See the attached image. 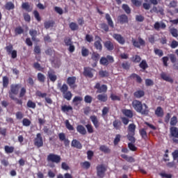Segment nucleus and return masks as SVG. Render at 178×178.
<instances>
[{
  "label": "nucleus",
  "mask_w": 178,
  "mask_h": 178,
  "mask_svg": "<svg viewBox=\"0 0 178 178\" xmlns=\"http://www.w3.org/2000/svg\"><path fill=\"white\" fill-rule=\"evenodd\" d=\"M54 24H55V22L54 21H46L44 23V29L48 30V29H50V27H53Z\"/></svg>",
  "instance_id": "58836bf2"
},
{
  "label": "nucleus",
  "mask_w": 178,
  "mask_h": 178,
  "mask_svg": "<svg viewBox=\"0 0 178 178\" xmlns=\"http://www.w3.org/2000/svg\"><path fill=\"white\" fill-rule=\"evenodd\" d=\"M99 149L100 151H102V152H104V154H111L110 148L105 145H102L99 147Z\"/></svg>",
  "instance_id": "f704fd0d"
},
{
  "label": "nucleus",
  "mask_w": 178,
  "mask_h": 178,
  "mask_svg": "<svg viewBox=\"0 0 178 178\" xmlns=\"http://www.w3.org/2000/svg\"><path fill=\"white\" fill-rule=\"evenodd\" d=\"M120 138H122V136L120 134H117L115 136V138L113 140L114 145H118V144H119V143H120Z\"/></svg>",
  "instance_id": "e2e57ef3"
},
{
  "label": "nucleus",
  "mask_w": 178,
  "mask_h": 178,
  "mask_svg": "<svg viewBox=\"0 0 178 178\" xmlns=\"http://www.w3.org/2000/svg\"><path fill=\"white\" fill-rule=\"evenodd\" d=\"M23 33H24V29H23V28H22V26H18V27L15 28V35H19L20 34H23Z\"/></svg>",
  "instance_id": "864d4df0"
},
{
  "label": "nucleus",
  "mask_w": 178,
  "mask_h": 178,
  "mask_svg": "<svg viewBox=\"0 0 178 178\" xmlns=\"http://www.w3.org/2000/svg\"><path fill=\"white\" fill-rule=\"evenodd\" d=\"M122 9L126 13H127V15H130V13H131V10H130V7H129V5L127 4H123Z\"/></svg>",
  "instance_id": "052dcab7"
},
{
  "label": "nucleus",
  "mask_w": 178,
  "mask_h": 178,
  "mask_svg": "<svg viewBox=\"0 0 178 178\" xmlns=\"http://www.w3.org/2000/svg\"><path fill=\"white\" fill-rule=\"evenodd\" d=\"M128 130L129 131V134H132V136H136V124H130L128 127Z\"/></svg>",
  "instance_id": "72a5a7b5"
},
{
  "label": "nucleus",
  "mask_w": 178,
  "mask_h": 178,
  "mask_svg": "<svg viewBox=\"0 0 178 178\" xmlns=\"http://www.w3.org/2000/svg\"><path fill=\"white\" fill-rule=\"evenodd\" d=\"M123 115L126 116L127 118H129V119H131L134 115L133 114V111L130 109H123L122 111Z\"/></svg>",
  "instance_id": "5701e85b"
},
{
  "label": "nucleus",
  "mask_w": 178,
  "mask_h": 178,
  "mask_svg": "<svg viewBox=\"0 0 178 178\" xmlns=\"http://www.w3.org/2000/svg\"><path fill=\"white\" fill-rule=\"evenodd\" d=\"M10 98L13 101H15V103L17 104V105H20L21 106H23V100H22V99H18L15 96H13V97H10Z\"/></svg>",
  "instance_id": "a19ab883"
},
{
  "label": "nucleus",
  "mask_w": 178,
  "mask_h": 178,
  "mask_svg": "<svg viewBox=\"0 0 178 178\" xmlns=\"http://www.w3.org/2000/svg\"><path fill=\"white\" fill-rule=\"evenodd\" d=\"M144 95H145V92H144V90H137L134 93V96L135 98H143V97H144Z\"/></svg>",
  "instance_id": "2f4dec72"
},
{
  "label": "nucleus",
  "mask_w": 178,
  "mask_h": 178,
  "mask_svg": "<svg viewBox=\"0 0 178 178\" xmlns=\"http://www.w3.org/2000/svg\"><path fill=\"white\" fill-rule=\"evenodd\" d=\"M118 20L120 24H124L126 23H129V17L125 14H122L118 16Z\"/></svg>",
  "instance_id": "a211bd4d"
},
{
  "label": "nucleus",
  "mask_w": 178,
  "mask_h": 178,
  "mask_svg": "<svg viewBox=\"0 0 178 178\" xmlns=\"http://www.w3.org/2000/svg\"><path fill=\"white\" fill-rule=\"evenodd\" d=\"M113 126L115 130H120V127H122V122L119 120H115L113 122Z\"/></svg>",
  "instance_id": "473e14b6"
},
{
  "label": "nucleus",
  "mask_w": 178,
  "mask_h": 178,
  "mask_svg": "<svg viewBox=\"0 0 178 178\" xmlns=\"http://www.w3.org/2000/svg\"><path fill=\"white\" fill-rule=\"evenodd\" d=\"M139 67L145 70V69H148V64L147 63V60H143L139 64Z\"/></svg>",
  "instance_id": "de8ad7c7"
},
{
  "label": "nucleus",
  "mask_w": 178,
  "mask_h": 178,
  "mask_svg": "<svg viewBox=\"0 0 178 178\" xmlns=\"http://www.w3.org/2000/svg\"><path fill=\"white\" fill-rule=\"evenodd\" d=\"M84 101L86 104H91V102H92V97L88 95H86L84 97Z\"/></svg>",
  "instance_id": "338daca9"
},
{
  "label": "nucleus",
  "mask_w": 178,
  "mask_h": 178,
  "mask_svg": "<svg viewBox=\"0 0 178 178\" xmlns=\"http://www.w3.org/2000/svg\"><path fill=\"white\" fill-rule=\"evenodd\" d=\"M172 157L174 161L177 160V163H178V149L175 150L172 153Z\"/></svg>",
  "instance_id": "774afa93"
},
{
  "label": "nucleus",
  "mask_w": 178,
  "mask_h": 178,
  "mask_svg": "<svg viewBox=\"0 0 178 178\" xmlns=\"http://www.w3.org/2000/svg\"><path fill=\"white\" fill-rule=\"evenodd\" d=\"M97 175L99 178H104L106 168L103 164L98 165L96 168Z\"/></svg>",
  "instance_id": "0eeeda50"
},
{
  "label": "nucleus",
  "mask_w": 178,
  "mask_h": 178,
  "mask_svg": "<svg viewBox=\"0 0 178 178\" xmlns=\"http://www.w3.org/2000/svg\"><path fill=\"white\" fill-rule=\"evenodd\" d=\"M33 143L34 146L37 147V148H41V147H44V140L40 133L36 134V137L35 138Z\"/></svg>",
  "instance_id": "6e6552de"
},
{
  "label": "nucleus",
  "mask_w": 178,
  "mask_h": 178,
  "mask_svg": "<svg viewBox=\"0 0 178 178\" xmlns=\"http://www.w3.org/2000/svg\"><path fill=\"white\" fill-rule=\"evenodd\" d=\"M71 147L73 148H76L77 149H81L83 148V145L77 139H73L71 143Z\"/></svg>",
  "instance_id": "6ab92c4d"
},
{
  "label": "nucleus",
  "mask_w": 178,
  "mask_h": 178,
  "mask_svg": "<svg viewBox=\"0 0 178 178\" xmlns=\"http://www.w3.org/2000/svg\"><path fill=\"white\" fill-rule=\"evenodd\" d=\"M5 49L8 55H11L12 59L17 58V51L13 50V44L10 43L5 47Z\"/></svg>",
  "instance_id": "39448f33"
},
{
  "label": "nucleus",
  "mask_w": 178,
  "mask_h": 178,
  "mask_svg": "<svg viewBox=\"0 0 178 178\" xmlns=\"http://www.w3.org/2000/svg\"><path fill=\"white\" fill-rule=\"evenodd\" d=\"M33 67L34 69H36V70H38L39 72H43L44 67H41V64L40 63H33Z\"/></svg>",
  "instance_id": "3c124183"
},
{
  "label": "nucleus",
  "mask_w": 178,
  "mask_h": 178,
  "mask_svg": "<svg viewBox=\"0 0 178 178\" xmlns=\"http://www.w3.org/2000/svg\"><path fill=\"white\" fill-rule=\"evenodd\" d=\"M76 80H77V78H76V76H69L67 79V83L68 86H70V87L71 88H73L74 90V88H76V87H77V86L76 85Z\"/></svg>",
  "instance_id": "ddd939ff"
},
{
  "label": "nucleus",
  "mask_w": 178,
  "mask_h": 178,
  "mask_svg": "<svg viewBox=\"0 0 178 178\" xmlns=\"http://www.w3.org/2000/svg\"><path fill=\"white\" fill-rule=\"evenodd\" d=\"M26 106L28 108H31V109H35V107L37 106V105L35 104V102L31 100H28Z\"/></svg>",
  "instance_id": "8fccbe9b"
},
{
  "label": "nucleus",
  "mask_w": 178,
  "mask_h": 178,
  "mask_svg": "<svg viewBox=\"0 0 178 178\" xmlns=\"http://www.w3.org/2000/svg\"><path fill=\"white\" fill-rule=\"evenodd\" d=\"M97 98L100 102H106V101H108V95L99 94L97 95Z\"/></svg>",
  "instance_id": "c756f323"
},
{
  "label": "nucleus",
  "mask_w": 178,
  "mask_h": 178,
  "mask_svg": "<svg viewBox=\"0 0 178 178\" xmlns=\"http://www.w3.org/2000/svg\"><path fill=\"white\" fill-rule=\"evenodd\" d=\"M38 80L40 83H45V75L44 74L39 72L38 73Z\"/></svg>",
  "instance_id": "79ce46f5"
},
{
  "label": "nucleus",
  "mask_w": 178,
  "mask_h": 178,
  "mask_svg": "<svg viewBox=\"0 0 178 178\" xmlns=\"http://www.w3.org/2000/svg\"><path fill=\"white\" fill-rule=\"evenodd\" d=\"M47 162H51L52 163H60L62 157L60 155L50 153L47 157Z\"/></svg>",
  "instance_id": "20e7f679"
},
{
  "label": "nucleus",
  "mask_w": 178,
  "mask_h": 178,
  "mask_svg": "<svg viewBox=\"0 0 178 178\" xmlns=\"http://www.w3.org/2000/svg\"><path fill=\"white\" fill-rule=\"evenodd\" d=\"M158 118H163V109L161 106H158L154 112Z\"/></svg>",
  "instance_id": "bb28decb"
},
{
  "label": "nucleus",
  "mask_w": 178,
  "mask_h": 178,
  "mask_svg": "<svg viewBox=\"0 0 178 178\" xmlns=\"http://www.w3.org/2000/svg\"><path fill=\"white\" fill-rule=\"evenodd\" d=\"M132 44L136 48H141V46L144 47L145 45V40L141 38H138V41L132 39Z\"/></svg>",
  "instance_id": "f8f14e48"
},
{
  "label": "nucleus",
  "mask_w": 178,
  "mask_h": 178,
  "mask_svg": "<svg viewBox=\"0 0 178 178\" xmlns=\"http://www.w3.org/2000/svg\"><path fill=\"white\" fill-rule=\"evenodd\" d=\"M94 88H95L97 90V92L99 94H101L102 92H106L108 91V86L106 85H102L99 83V82H97Z\"/></svg>",
  "instance_id": "9b49d317"
},
{
  "label": "nucleus",
  "mask_w": 178,
  "mask_h": 178,
  "mask_svg": "<svg viewBox=\"0 0 178 178\" xmlns=\"http://www.w3.org/2000/svg\"><path fill=\"white\" fill-rule=\"evenodd\" d=\"M122 69H124V70H129L130 69V64L129 63V62L124 61V62L122 63Z\"/></svg>",
  "instance_id": "69168bd1"
},
{
  "label": "nucleus",
  "mask_w": 178,
  "mask_h": 178,
  "mask_svg": "<svg viewBox=\"0 0 178 178\" xmlns=\"http://www.w3.org/2000/svg\"><path fill=\"white\" fill-rule=\"evenodd\" d=\"M177 117L176 115H174L171 118L170 124L172 126V127H175L177 124Z\"/></svg>",
  "instance_id": "ea45409f"
},
{
  "label": "nucleus",
  "mask_w": 178,
  "mask_h": 178,
  "mask_svg": "<svg viewBox=\"0 0 178 178\" xmlns=\"http://www.w3.org/2000/svg\"><path fill=\"white\" fill-rule=\"evenodd\" d=\"M8 86H9V77L4 76H3V87L8 88Z\"/></svg>",
  "instance_id": "c03bdc74"
},
{
  "label": "nucleus",
  "mask_w": 178,
  "mask_h": 178,
  "mask_svg": "<svg viewBox=\"0 0 178 178\" xmlns=\"http://www.w3.org/2000/svg\"><path fill=\"white\" fill-rule=\"evenodd\" d=\"M113 38L116 40L119 44H121V45H124V44L126 42L124 38H123V36L119 33H114L113 35Z\"/></svg>",
  "instance_id": "2eb2a0df"
},
{
  "label": "nucleus",
  "mask_w": 178,
  "mask_h": 178,
  "mask_svg": "<svg viewBox=\"0 0 178 178\" xmlns=\"http://www.w3.org/2000/svg\"><path fill=\"white\" fill-rule=\"evenodd\" d=\"M100 65H103V66H108L109 65V61L108 58L105 57H102L100 59Z\"/></svg>",
  "instance_id": "4d7b16f0"
},
{
  "label": "nucleus",
  "mask_w": 178,
  "mask_h": 178,
  "mask_svg": "<svg viewBox=\"0 0 178 178\" xmlns=\"http://www.w3.org/2000/svg\"><path fill=\"white\" fill-rule=\"evenodd\" d=\"M29 34L31 36L32 40L33 41H35L36 37H37V34H38L37 31L34 30V29H31L29 31Z\"/></svg>",
  "instance_id": "37998d69"
},
{
  "label": "nucleus",
  "mask_w": 178,
  "mask_h": 178,
  "mask_svg": "<svg viewBox=\"0 0 178 178\" xmlns=\"http://www.w3.org/2000/svg\"><path fill=\"white\" fill-rule=\"evenodd\" d=\"M154 51L155 55H157L158 56H159V58H161V56H163V51H162V49L155 48L154 49Z\"/></svg>",
  "instance_id": "bf43d9fd"
},
{
  "label": "nucleus",
  "mask_w": 178,
  "mask_h": 178,
  "mask_svg": "<svg viewBox=\"0 0 178 178\" xmlns=\"http://www.w3.org/2000/svg\"><path fill=\"white\" fill-rule=\"evenodd\" d=\"M99 77H102V79L109 77V72L106 70H100L99 71Z\"/></svg>",
  "instance_id": "4c0bfd02"
},
{
  "label": "nucleus",
  "mask_w": 178,
  "mask_h": 178,
  "mask_svg": "<svg viewBox=\"0 0 178 178\" xmlns=\"http://www.w3.org/2000/svg\"><path fill=\"white\" fill-rule=\"evenodd\" d=\"M22 9L26 10V12H31V9H30V4H29V2L22 3Z\"/></svg>",
  "instance_id": "5fc2aeb1"
},
{
  "label": "nucleus",
  "mask_w": 178,
  "mask_h": 178,
  "mask_svg": "<svg viewBox=\"0 0 178 178\" xmlns=\"http://www.w3.org/2000/svg\"><path fill=\"white\" fill-rule=\"evenodd\" d=\"M4 151H5L6 154H13V152H14V151H15V147L13 146L6 145L4 147Z\"/></svg>",
  "instance_id": "e433bc0d"
},
{
  "label": "nucleus",
  "mask_w": 178,
  "mask_h": 178,
  "mask_svg": "<svg viewBox=\"0 0 178 178\" xmlns=\"http://www.w3.org/2000/svg\"><path fill=\"white\" fill-rule=\"evenodd\" d=\"M104 47L106 48L107 51H113V49H115V45L111 40L104 42Z\"/></svg>",
  "instance_id": "412c9836"
},
{
  "label": "nucleus",
  "mask_w": 178,
  "mask_h": 178,
  "mask_svg": "<svg viewBox=\"0 0 178 178\" xmlns=\"http://www.w3.org/2000/svg\"><path fill=\"white\" fill-rule=\"evenodd\" d=\"M36 95L39 98H44L45 102H47V104H49V105H52L54 101H52V99H51V97H47V92H42L41 91L38 90L36 91Z\"/></svg>",
  "instance_id": "9d476101"
},
{
  "label": "nucleus",
  "mask_w": 178,
  "mask_h": 178,
  "mask_svg": "<svg viewBox=\"0 0 178 178\" xmlns=\"http://www.w3.org/2000/svg\"><path fill=\"white\" fill-rule=\"evenodd\" d=\"M98 40L95 41L94 43L95 48H96L98 51H102V44L101 43V41H102V39L99 38V36H97Z\"/></svg>",
  "instance_id": "b1692460"
},
{
  "label": "nucleus",
  "mask_w": 178,
  "mask_h": 178,
  "mask_svg": "<svg viewBox=\"0 0 178 178\" xmlns=\"http://www.w3.org/2000/svg\"><path fill=\"white\" fill-rule=\"evenodd\" d=\"M170 33L172 35V37H175V38H177L178 37V31L175 28H172L170 29Z\"/></svg>",
  "instance_id": "6e6d98bb"
},
{
  "label": "nucleus",
  "mask_w": 178,
  "mask_h": 178,
  "mask_svg": "<svg viewBox=\"0 0 178 178\" xmlns=\"http://www.w3.org/2000/svg\"><path fill=\"white\" fill-rule=\"evenodd\" d=\"M47 76L52 83H55L58 79V76L55 74V71L54 70H49L48 71Z\"/></svg>",
  "instance_id": "4468645a"
},
{
  "label": "nucleus",
  "mask_w": 178,
  "mask_h": 178,
  "mask_svg": "<svg viewBox=\"0 0 178 178\" xmlns=\"http://www.w3.org/2000/svg\"><path fill=\"white\" fill-rule=\"evenodd\" d=\"M86 127L87 129L88 133L89 134H92L94 133V127L91 124H88L86 125Z\"/></svg>",
  "instance_id": "13d9d810"
},
{
  "label": "nucleus",
  "mask_w": 178,
  "mask_h": 178,
  "mask_svg": "<svg viewBox=\"0 0 178 178\" xmlns=\"http://www.w3.org/2000/svg\"><path fill=\"white\" fill-rule=\"evenodd\" d=\"M99 58H101V56H99V54L97 52H93L92 54L91 59L94 62V63L92 65V67H95V66H97V64L98 63V60H99Z\"/></svg>",
  "instance_id": "dca6fc26"
},
{
  "label": "nucleus",
  "mask_w": 178,
  "mask_h": 178,
  "mask_svg": "<svg viewBox=\"0 0 178 178\" xmlns=\"http://www.w3.org/2000/svg\"><path fill=\"white\" fill-rule=\"evenodd\" d=\"M154 28L157 31H159V29H161V30H165V29H166V24H165L163 22H161L160 23L159 22H155V24L154 25Z\"/></svg>",
  "instance_id": "aec40b11"
},
{
  "label": "nucleus",
  "mask_w": 178,
  "mask_h": 178,
  "mask_svg": "<svg viewBox=\"0 0 178 178\" xmlns=\"http://www.w3.org/2000/svg\"><path fill=\"white\" fill-rule=\"evenodd\" d=\"M161 77L165 81H168V83H173V79L170 78V76L166 74L165 72H162L161 74Z\"/></svg>",
  "instance_id": "a878e982"
},
{
  "label": "nucleus",
  "mask_w": 178,
  "mask_h": 178,
  "mask_svg": "<svg viewBox=\"0 0 178 178\" xmlns=\"http://www.w3.org/2000/svg\"><path fill=\"white\" fill-rule=\"evenodd\" d=\"M121 158L122 159H125L127 162H129L130 163H133V162H136V160L133 156H128L127 154H121Z\"/></svg>",
  "instance_id": "7c9ffc66"
},
{
  "label": "nucleus",
  "mask_w": 178,
  "mask_h": 178,
  "mask_svg": "<svg viewBox=\"0 0 178 178\" xmlns=\"http://www.w3.org/2000/svg\"><path fill=\"white\" fill-rule=\"evenodd\" d=\"M94 73H95V70L94 68H91L90 67H85L83 68V74L85 77H88V79H92L94 77Z\"/></svg>",
  "instance_id": "1a4fd4ad"
},
{
  "label": "nucleus",
  "mask_w": 178,
  "mask_h": 178,
  "mask_svg": "<svg viewBox=\"0 0 178 178\" xmlns=\"http://www.w3.org/2000/svg\"><path fill=\"white\" fill-rule=\"evenodd\" d=\"M139 134L141 138L147 141L148 140V134H147V129L143 128L139 130Z\"/></svg>",
  "instance_id": "4be33fe9"
},
{
  "label": "nucleus",
  "mask_w": 178,
  "mask_h": 178,
  "mask_svg": "<svg viewBox=\"0 0 178 178\" xmlns=\"http://www.w3.org/2000/svg\"><path fill=\"white\" fill-rule=\"evenodd\" d=\"M69 27L72 31H76V30H79V25L76 24V22H71L69 24Z\"/></svg>",
  "instance_id": "a18cd8bd"
},
{
  "label": "nucleus",
  "mask_w": 178,
  "mask_h": 178,
  "mask_svg": "<svg viewBox=\"0 0 178 178\" xmlns=\"http://www.w3.org/2000/svg\"><path fill=\"white\" fill-rule=\"evenodd\" d=\"M132 106L134 109L138 113H141L145 116H148L149 115V108L147 105V104L143 103L139 100H134L132 102Z\"/></svg>",
  "instance_id": "f03ea898"
},
{
  "label": "nucleus",
  "mask_w": 178,
  "mask_h": 178,
  "mask_svg": "<svg viewBox=\"0 0 178 178\" xmlns=\"http://www.w3.org/2000/svg\"><path fill=\"white\" fill-rule=\"evenodd\" d=\"M76 131L82 136H86V134H87V130H86V128L83 125H78L76 127Z\"/></svg>",
  "instance_id": "393cba45"
},
{
  "label": "nucleus",
  "mask_w": 178,
  "mask_h": 178,
  "mask_svg": "<svg viewBox=\"0 0 178 178\" xmlns=\"http://www.w3.org/2000/svg\"><path fill=\"white\" fill-rule=\"evenodd\" d=\"M105 19L108 24L106 23H102L100 24V27L106 33H108V31H109V27H111V29H113L115 27V24H113V20L112 19V17H111V15H109L108 13L106 14Z\"/></svg>",
  "instance_id": "7ed1b4c3"
},
{
  "label": "nucleus",
  "mask_w": 178,
  "mask_h": 178,
  "mask_svg": "<svg viewBox=\"0 0 178 178\" xmlns=\"http://www.w3.org/2000/svg\"><path fill=\"white\" fill-rule=\"evenodd\" d=\"M81 54H82V56H88L90 54V51H88V49L83 47H82V49H81Z\"/></svg>",
  "instance_id": "0e129e2a"
},
{
  "label": "nucleus",
  "mask_w": 178,
  "mask_h": 178,
  "mask_svg": "<svg viewBox=\"0 0 178 178\" xmlns=\"http://www.w3.org/2000/svg\"><path fill=\"white\" fill-rule=\"evenodd\" d=\"M69 90V86L66 83H63V86L60 88V91L62 94H65Z\"/></svg>",
  "instance_id": "603ef678"
},
{
  "label": "nucleus",
  "mask_w": 178,
  "mask_h": 178,
  "mask_svg": "<svg viewBox=\"0 0 178 178\" xmlns=\"http://www.w3.org/2000/svg\"><path fill=\"white\" fill-rule=\"evenodd\" d=\"M61 111L66 113L67 112H70V111H73V107L72 106L63 105L61 106Z\"/></svg>",
  "instance_id": "c9c22d12"
},
{
  "label": "nucleus",
  "mask_w": 178,
  "mask_h": 178,
  "mask_svg": "<svg viewBox=\"0 0 178 178\" xmlns=\"http://www.w3.org/2000/svg\"><path fill=\"white\" fill-rule=\"evenodd\" d=\"M63 97L65 99H67V101H70V99H72V97H73V95L70 91L65 92V93H63Z\"/></svg>",
  "instance_id": "49530a36"
},
{
  "label": "nucleus",
  "mask_w": 178,
  "mask_h": 178,
  "mask_svg": "<svg viewBox=\"0 0 178 178\" xmlns=\"http://www.w3.org/2000/svg\"><path fill=\"white\" fill-rule=\"evenodd\" d=\"M19 98H23L24 95H26V92H27V90L26 88L23 87L22 88V84L20 83H15V84H11L10 86V90L8 91V95L9 97H16L17 94H19Z\"/></svg>",
  "instance_id": "f257e3e1"
},
{
  "label": "nucleus",
  "mask_w": 178,
  "mask_h": 178,
  "mask_svg": "<svg viewBox=\"0 0 178 178\" xmlns=\"http://www.w3.org/2000/svg\"><path fill=\"white\" fill-rule=\"evenodd\" d=\"M170 134L172 137L173 143H178V127H170Z\"/></svg>",
  "instance_id": "423d86ee"
},
{
  "label": "nucleus",
  "mask_w": 178,
  "mask_h": 178,
  "mask_svg": "<svg viewBox=\"0 0 178 178\" xmlns=\"http://www.w3.org/2000/svg\"><path fill=\"white\" fill-rule=\"evenodd\" d=\"M81 166L83 169H90V168L91 166V163H90V162H88V161H84L83 163H81Z\"/></svg>",
  "instance_id": "680f3d73"
},
{
  "label": "nucleus",
  "mask_w": 178,
  "mask_h": 178,
  "mask_svg": "<svg viewBox=\"0 0 178 178\" xmlns=\"http://www.w3.org/2000/svg\"><path fill=\"white\" fill-rule=\"evenodd\" d=\"M90 119L93 124L95 129H99V126H101V123H99V120H98V117L97 115H91Z\"/></svg>",
  "instance_id": "f3484780"
},
{
  "label": "nucleus",
  "mask_w": 178,
  "mask_h": 178,
  "mask_svg": "<svg viewBox=\"0 0 178 178\" xmlns=\"http://www.w3.org/2000/svg\"><path fill=\"white\" fill-rule=\"evenodd\" d=\"M127 138L129 140V141L131 142V143L134 144L136 143V138L134 137V135L133 134H129L127 135Z\"/></svg>",
  "instance_id": "09e8293b"
},
{
  "label": "nucleus",
  "mask_w": 178,
  "mask_h": 178,
  "mask_svg": "<svg viewBox=\"0 0 178 178\" xmlns=\"http://www.w3.org/2000/svg\"><path fill=\"white\" fill-rule=\"evenodd\" d=\"M129 77L130 79H136V82H138V84H141L143 83V79H141V76L136 73L131 74Z\"/></svg>",
  "instance_id": "cd10ccee"
},
{
  "label": "nucleus",
  "mask_w": 178,
  "mask_h": 178,
  "mask_svg": "<svg viewBox=\"0 0 178 178\" xmlns=\"http://www.w3.org/2000/svg\"><path fill=\"white\" fill-rule=\"evenodd\" d=\"M4 8L6 10H13L15 9V3L12 1H8L6 3Z\"/></svg>",
  "instance_id": "c85d7f7f"
}]
</instances>
